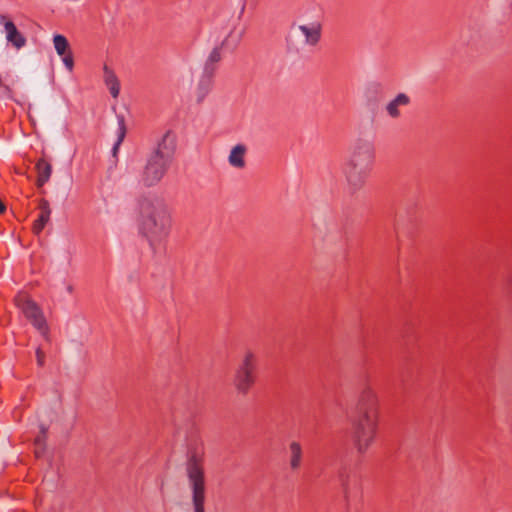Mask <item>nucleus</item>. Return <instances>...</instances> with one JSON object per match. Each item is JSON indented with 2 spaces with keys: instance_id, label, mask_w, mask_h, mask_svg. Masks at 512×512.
I'll list each match as a JSON object with an SVG mask.
<instances>
[{
  "instance_id": "obj_1",
  "label": "nucleus",
  "mask_w": 512,
  "mask_h": 512,
  "mask_svg": "<svg viewBox=\"0 0 512 512\" xmlns=\"http://www.w3.org/2000/svg\"><path fill=\"white\" fill-rule=\"evenodd\" d=\"M139 232L154 252L161 251L171 230V214L167 205L154 196H143L137 201Z\"/></svg>"
},
{
  "instance_id": "obj_2",
  "label": "nucleus",
  "mask_w": 512,
  "mask_h": 512,
  "mask_svg": "<svg viewBox=\"0 0 512 512\" xmlns=\"http://www.w3.org/2000/svg\"><path fill=\"white\" fill-rule=\"evenodd\" d=\"M376 159L374 143L363 137L355 139L350 147L344 166V176L349 191L361 190L367 182Z\"/></svg>"
},
{
  "instance_id": "obj_3",
  "label": "nucleus",
  "mask_w": 512,
  "mask_h": 512,
  "mask_svg": "<svg viewBox=\"0 0 512 512\" xmlns=\"http://www.w3.org/2000/svg\"><path fill=\"white\" fill-rule=\"evenodd\" d=\"M175 141L170 132H166L149 154L141 173V182L146 187L157 185L165 176L173 159Z\"/></svg>"
},
{
  "instance_id": "obj_4",
  "label": "nucleus",
  "mask_w": 512,
  "mask_h": 512,
  "mask_svg": "<svg viewBox=\"0 0 512 512\" xmlns=\"http://www.w3.org/2000/svg\"><path fill=\"white\" fill-rule=\"evenodd\" d=\"M186 474L191 490V504L193 512H206V482L201 460L192 455L187 461Z\"/></svg>"
},
{
  "instance_id": "obj_5",
  "label": "nucleus",
  "mask_w": 512,
  "mask_h": 512,
  "mask_svg": "<svg viewBox=\"0 0 512 512\" xmlns=\"http://www.w3.org/2000/svg\"><path fill=\"white\" fill-rule=\"evenodd\" d=\"M379 417L358 415L352 423V440L358 453L364 454L376 439Z\"/></svg>"
},
{
  "instance_id": "obj_6",
  "label": "nucleus",
  "mask_w": 512,
  "mask_h": 512,
  "mask_svg": "<svg viewBox=\"0 0 512 512\" xmlns=\"http://www.w3.org/2000/svg\"><path fill=\"white\" fill-rule=\"evenodd\" d=\"M256 356L255 354L247 350L239 365L237 366L233 385L235 390L241 395H247L250 389L253 387L256 381Z\"/></svg>"
},
{
  "instance_id": "obj_7",
  "label": "nucleus",
  "mask_w": 512,
  "mask_h": 512,
  "mask_svg": "<svg viewBox=\"0 0 512 512\" xmlns=\"http://www.w3.org/2000/svg\"><path fill=\"white\" fill-rule=\"evenodd\" d=\"M17 307L23 312L32 325L44 336L48 334V326L41 308L26 295H18L15 299Z\"/></svg>"
},
{
  "instance_id": "obj_8",
  "label": "nucleus",
  "mask_w": 512,
  "mask_h": 512,
  "mask_svg": "<svg viewBox=\"0 0 512 512\" xmlns=\"http://www.w3.org/2000/svg\"><path fill=\"white\" fill-rule=\"evenodd\" d=\"M378 403L379 400L376 391L371 387H365L359 395L357 404L358 415L379 417Z\"/></svg>"
},
{
  "instance_id": "obj_9",
  "label": "nucleus",
  "mask_w": 512,
  "mask_h": 512,
  "mask_svg": "<svg viewBox=\"0 0 512 512\" xmlns=\"http://www.w3.org/2000/svg\"><path fill=\"white\" fill-rule=\"evenodd\" d=\"M0 21L4 26L7 41L16 49L24 47L26 38L18 31L16 25L3 15L0 16Z\"/></svg>"
},
{
  "instance_id": "obj_10",
  "label": "nucleus",
  "mask_w": 512,
  "mask_h": 512,
  "mask_svg": "<svg viewBox=\"0 0 512 512\" xmlns=\"http://www.w3.org/2000/svg\"><path fill=\"white\" fill-rule=\"evenodd\" d=\"M304 452L300 442L293 440L288 444V463L292 472L298 471L303 463Z\"/></svg>"
},
{
  "instance_id": "obj_11",
  "label": "nucleus",
  "mask_w": 512,
  "mask_h": 512,
  "mask_svg": "<svg viewBox=\"0 0 512 512\" xmlns=\"http://www.w3.org/2000/svg\"><path fill=\"white\" fill-rule=\"evenodd\" d=\"M212 75L203 72V75L198 80L194 87L192 97L196 104H201L208 96L212 88Z\"/></svg>"
},
{
  "instance_id": "obj_12",
  "label": "nucleus",
  "mask_w": 512,
  "mask_h": 512,
  "mask_svg": "<svg viewBox=\"0 0 512 512\" xmlns=\"http://www.w3.org/2000/svg\"><path fill=\"white\" fill-rule=\"evenodd\" d=\"M409 104V96L405 93H399L386 104L385 111L390 118L398 119L401 116V107L408 106Z\"/></svg>"
},
{
  "instance_id": "obj_13",
  "label": "nucleus",
  "mask_w": 512,
  "mask_h": 512,
  "mask_svg": "<svg viewBox=\"0 0 512 512\" xmlns=\"http://www.w3.org/2000/svg\"><path fill=\"white\" fill-rule=\"evenodd\" d=\"M247 152V148L243 144H237L234 146L229 154L228 162L229 164L237 169H242L245 167V155Z\"/></svg>"
},
{
  "instance_id": "obj_14",
  "label": "nucleus",
  "mask_w": 512,
  "mask_h": 512,
  "mask_svg": "<svg viewBox=\"0 0 512 512\" xmlns=\"http://www.w3.org/2000/svg\"><path fill=\"white\" fill-rule=\"evenodd\" d=\"M39 209L41 210V213L33 225V231L35 234H39L43 230L51 215L49 202L46 199L40 200Z\"/></svg>"
},
{
  "instance_id": "obj_15",
  "label": "nucleus",
  "mask_w": 512,
  "mask_h": 512,
  "mask_svg": "<svg viewBox=\"0 0 512 512\" xmlns=\"http://www.w3.org/2000/svg\"><path fill=\"white\" fill-rule=\"evenodd\" d=\"M103 71L104 83L108 87L111 96L117 98L120 92V83L117 76L107 65L104 66Z\"/></svg>"
},
{
  "instance_id": "obj_16",
  "label": "nucleus",
  "mask_w": 512,
  "mask_h": 512,
  "mask_svg": "<svg viewBox=\"0 0 512 512\" xmlns=\"http://www.w3.org/2000/svg\"><path fill=\"white\" fill-rule=\"evenodd\" d=\"M299 30L305 36V42L309 45H316L321 36V25L318 23L312 24L311 26L300 25Z\"/></svg>"
},
{
  "instance_id": "obj_17",
  "label": "nucleus",
  "mask_w": 512,
  "mask_h": 512,
  "mask_svg": "<svg viewBox=\"0 0 512 512\" xmlns=\"http://www.w3.org/2000/svg\"><path fill=\"white\" fill-rule=\"evenodd\" d=\"M36 168L38 172L37 185L41 187L49 180L52 167L45 160L40 159L36 164Z\"/></svg>"
},
{
  "instance_id": "obj_18",
  "label": "nucleus",
  "mask_w": 512,
  "mask_h": 512,
  "mask_svg": "<svg viewBox=\"0 0 512 512\" xmlns=\"http://www.w3.org/2000/svg\"><path fill=\"white\" fill-rule=\"evenodd\" d=\"M53 45L58 56L66 55L72 51L67 38L61 34L53 36Z\"/></svg>"
},
{
  "instance_id": "obj_19",
  "label": "nucleus",
  "mask_w": 512,
  "mask_h": 512,
  "mask_svg": "<svg viewBox=\"0 0 512 512\" xmlns=\"http://www.w3.org/2000/svg\"><path fill=\"white\" fill-rule=\"evenodd\" d=\"M221 60V51L219 48H214L208 56V59L205 63L203 72L208 75H214L215 65Z\"/></svg>"
},
{
  "instance_id": "obj_20",
  "label": "nucleus",
  "mask_w": 512,
  "mask_h": 512,
  "mask_svg": "<svg viewBox=\"0 0 512 512\" xmlns=\"http://www.w3.org/2000/svg\"><path fill=\"white\" fill-rule=\"evenodd\" d=\"M338 479L343 491L344 498L345 500H348L351 491V475L349 472L343 469L339 471Z\"/></svg>"
},
{
  "instance_id": "obj_21",
  "label": "nucleus",
  "mask_w": 512,
  "mask_h": 512,
  "mask_svg": "<svg viewBox=\"0 0 512 512\" xmlns=\"http://www.w3.org/2000/svg\"><path fill=\"white\" fill-rule=\"evenodd\" d=\"M45 434H46V429L44 427H41V433L35 439V445H36L35 455H36V457H40L44 452Z\"/></svg>"
},
{
  "instance_id": "obj_22",
  "label": "nucleus",
  "mask_w": 512,
  "mask_h": 512,
  "mask_svg": "<svg viewBox=\"0 0 512 512\" xmlns=\"http://www.w3.org/2000/svg\"><path fill=\"white\" fill-rule=\"evenodd\" d=\"M118 124H119V135H118V141L116 142L114 149H113L114 154L116 153L119 145L123 141V139L125 137V133H126V125H125V120H124L123 116L118 117Z\"/></svg>"
},
{
  "instance_id": "obj_23",
  "label": "nucleus",
  "mask_w": 512,
  "mask_h": 512,
  "mask_svg": "<svg viewBox=\"0 0 512 512\" xmlns=\"http://www.w3.org/2000/svg\"><path fill=\"white\" fill-rule=\"evenodd\" d=\"M62 58V61H63V64L65 65V67L67 68V70L69 72H72L73 71V68H74V59H73V53L72 51L69 52L68 54L66 55H62L60 56Z\"/></svg>"
},
{
  "instance_id": "obj_24",
  "label": "nucleus",
  "mask_w": 512,
  "mask_h": 512,
  "mask_svg": "<svg viewBox=\"0 0 512 512\" xmlns=\"http://www.w3.org/2000/svg\"><path fill=\"white\" fill-rule=\"evenodd\" d=\"M36 359H37V364L40 367H43L45 364V353L42 351L41 348L36 349Z\"/></svg>"
},
{
  "instance_id": "obj_25",
  "label": "nucleus",
  "mask_w": 512,
  "mask_h": 512,
  "mask_svg": "<svg viewBox=\"0 0 512 512\" xmlns=\"http://www.w3.org/2000/svg\"><path fill=\"white\" fill-rule=\"evenodd\" d=\"M6 210V206L4 203L0 200V214H2Z\"/></svg>"
},
{
  "instance_id": "obj_26",
  "label": "nucleus",
  "mask_w": 512,
  "mask_h": 512,
  "mask_svg": "<svg viewBox=\"0 0 512 512\" xmlns=\"http://www.w3.org/2000/svg\"><path fill=\"white\" fill-rule=\"evenodd\" d=\"M73 290V287L72 286H69L68 287V291L71 292Z\"/></svg>"
}]
</instances>
